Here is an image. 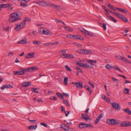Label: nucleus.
<instances>
[{
    "label": "nucleus",
    "mask_w": 131,
    "mask_h": 131,
    "mask_svg": "<svg viewBox=\"0 0 131 131\" xmlns=\"http://www.w3.org/2000/svg\"><path fill=\"white\" fill-rule=\"evenodd\" d=\"M120 126L121 127H126L127 126V122L126 121L122 122L120 124Z\"/></svg>",
    "instance_id": "26"
},
{
    "label": "nucleus",
    "mask_w": 131,
    "mask_h": 131,
    "mask_svg": "<svg viewBox=\"0 0 131 131\" xmlns=\"http://www.w3.org/2000/svg\"><path fill=\"white\" fill-rule=\"evenodd\" d=\"M105 67L106 68L109 70L111 69L112 68V66L110 64H107L105 66Z\"/></svg>",
    "instance_id": "35"
},
{
    "label": "nucleus",
    "mask_w": 131,
    "mask_h": 131,
    "mask_svg": "<svg viewBox=\"0 0 131 131\" xmlns=\"http://www.w3.org/2000/svg\"><path fill=\"white\" fill-rule=\"evenodd\" d=\"M82 117L83 119H85L86 121H88V120H89V118L88 116H87V117H86V115L84 114H82Z\"/></svg>",
    "instance_id": "18"
},
{
    "label": "nucleus",
    "mask_w": 131,
    "mask_h": 131,
    "mask_svg": "<svg viewBox=\"0 0 131 131\" xmlns=\"http://www.w3.org/2000/svg\"><path fill=\"white\" fill-rule=\"evenodd\" d=\"M112 68H113L115 70L119 71L121 72H122V71L121 70L120 68L117 67L116 66H114L112 67Z\"/></svg>",
    "instance_id": "29"
},
{
    "label": "nucleus",
    "mask_w": 131,
    "mask_h": 131,
    "mask_svg": "<svg viewBox=\"0 0 131 131\" xmlns=\"http://www.w3.org/2000/svg\"><path fill=\"white\" fill-rule=\"evenodd\" d=\"M13 73L16 75H20L19 71H14L13 72Z\"/></svg>",
    "instance_id": "43"
},
{
    "label": "nucleus",
    "mask_w": 131,
    "mask_h": 131,
    "mask_svg": "<svg viewBox=\"0 0 131 131\" xmlns=\"http://www.w3.org/2000/svg\"><path fill=\"white\" fill-rule=\"evenodd\" d=\"M123 111L125 112L128 113L129 115H131V112L129 108L124 109Z\"/></svg>",
    "instance_id": "24"
},
{
    "label": "nucleus",
    "mask_w": 131,
    "mask_h": 131,
    "mask_svg": "<svg viewBox=\"0 0 131 131\" xmlns=\"http://www.w3.org/2000/svg\"><path fill=\"white\" fill-rule=\"evenodd\" d=\"M32 43L33 44H36L38 45V43L37 41H33Z\"/></svg>",
    "instance_id": "61"
},
{
    "label": "nucleus",
    "mask_w": 131,
    "mask_h": 131,
    "mask_svg": "<svg viewBox=\"0 0 131 131\" xmlns=\"http://www.w3.org/2000/svg\"><path fill=\"white\" fill-rule=\"evenodd\" d=\"M63 96H67V97H68L69 96V94L65 93H63Z\"/></svg>",
    "instance_id": "60"
},
{
    "label": "nucleus",
    "mask_w": 131,
    "mask_h": 131,
    "mask_svg": "<svg viewBox=\"0 0 131 131\" xmlns=\"http://www.w3.org/2000/svg\"><path fill=\"white\" fill-rule=\"evenodd\" d=\"M77 64L78 66L81 67H84L85 68V67H86V64L82 63L80 62H78L77 63Z\"/></svg>",
    "instance_id": "22"
},
{
    "label": "nucleus",
    "mask_w": 131,
    "mask_h": 131,
    "mask_svg": "<svg viewBox=\"0 0 131 131\" xmlns=\"http://www.w3.org/2000/svg\"><path fill=\"white\" fill-rule=\"evenodd\" d=\"M82 84V82H79L78 83H76L75 84V85L78 88L81 89L83 87Z\"/></svg>",
    "instance_id": "9"
},
{
    "label": "nucleus",
    "mask_w": 131,
    "mask_h": 131,
    "mask_svg": "<svg viewBox=\"0 0 131 131\" xmlns=\"http://www.w3.org/2000/svg\"><path fill=\"white\" fill-rule=\"evenodd\" d=\"M38 68L36 67H30L28 68H27V70L28 71L32 72L34 71L36 69H38Z\"/></svg>",
    "instance_id": "11"
},
{
    "label": "nucleus",
    "mask_w": 131,
    "mask_h": 131,
    "mask_svg": "<svg viewBox=\"0 0 131 131\" xmlns=\"http://www.w3.org/2000/svg\"><path fill=\"white\" fill-rule=\"evenodd\" d=\"M35 53H28L27 55L26 56V58H31L34 57L35 56Z\"/></svg>",
    "instance_id": "12"
},
{
    "label": "nucleus",
    "mask_w": 131,
    "mask_h": 131,
    "mask_svg": "<svg viewBox=\"0 0 131 131\" xmlns=\"http://www.w3.org/2000/svg\"><path fill=\"white\" fill-rule=\"evenodd\" d=\"M44 29L43 28H41L39 30V33L42 34V32L43 31V30Z\"/></svg>",
    "instance_id": "62"
},
{
    "label": "nucleus",
    "mask_w": 131,
    "mask_h": 131,
    "mask_svg": "<svg viewBox=\"0 0 131 131\" xmlns=\"http://www.w3.org/2000/svg\"><path fill=\"white\" fill-rule=\"evenodd\" d=\"M103 114H102L101 113L99 115V116L97 117V118H98L99 119H101V118L103 117Z\"/></svg>",
    "instance_id": "50"
},
{
    "label": "nucleus",
    "mask_w": 131,
    "mask_h": 131,
    "mask_svg": "<svg viewBox=\"0 0 131 131\" xmlns=\"http://www.w3.org/2000/svg\"><path fill=\"white\" fill-rule=\"evenodd\" d=\"M62 55V56H64V57H62L63 58H67L70 59L74 58L72 54H63Z\"/></svg>",
    "instance_id": "4"
},
{
    "label": "nucleus",
    "mask_w": 131,
    "mask_h": 131,
    "mask_svg": "<svg viewBox=\"0 0 131 131\" xmlns=\"http://www.w3.org/2000/svg\"><path fill=\"white\" fill-rule=\"evenodd\" d=\"M21 19V18L20 17L15 18L13 17L12 16H10L9 19V22L12 23L14 22L16 20H20Z\"/></svg>",
    "instance_id": "3"
},
{
    "label": "nucleus",
    "mask_w": 131,
    "mask_h": 131,
    "mask_svg": "<svg viewBox=\"0 0 131 131\" xmlns=\"http://www.w3.org/2000/svg\"><path fill=\"white\" fill-rule=\"evenodd\" d=\"M48 30H45L43 29V31L42 32V34L44 35H48Z\"/></svg>",
    "instance_id": "40"
},
{
    "label": "nucleus",
    "mask_w": 131,
    "mask_h": 131,
    "mask_svg": "<svg viewBox=\"0 0 131 131\" xmlns=\"http://www.w3.org/2000/svg\"><path fill=\"white\" fill-rule=\"evenodd\" d=\"M27 42L26 39H22L18 42V43L24 44L26 43Z\"/></svg>",
    "instance_id": "27"
},
{
    "label": "nucleus",
    "mask_w": 131,
    "mask_h": 131,
    "mask_svg": "<svg viewBox=\"0 0 131 131\" xmlns=\"http://www.w3.org/2000/svg\"><path fill=\"white\" fill-rule=\"evenodd\" d=\"M85 51H84V54H88L90 53L91 52V51L90 50L84 49Z\"/></svg>",
    "instance_id": "37"
},
{
    "label": "nucleus",
    "mask_w": 131,
    "mask_h": 131,
    "mask_svg": "<svg viewBox=\"0 0 131 131\" xmlns=\"http://www.w3.org/2000/svg\"><path fill=\"white\" fill-rule=\"evenodd\" d=\"M74 35H66V37L70 38L71 39H73Z\"/></svg>",
    "instance_id": "39"
},
{
    "label": "nucleus",
    "mask_w": 131,
    "mask_h": 131,
    "mask_svg": "<svg viewBox=\"0 0 131 131\" xmlns=\"http://www.w3.org/2000/svg\"><path fill=\"white\" fill-rule=\"evenodd\" d=\"M50 99H51V100H54L55 101H57V98H56L55 97H54L53 96H50Z\"/></svg>",
    "instance_id": "48"
},
{
    "label": "nucleus",
    "mask_w": 131,
    "mask_h": 131,
    "mask_svg": "<svg viewBox=\"0 0 131 131\" xmlns=\"http://www.w3.org/2000/svg\"><path fill=\"white\" fill-rule=\"evenodd\" d=\"M56 94L58 97L61 98L62 99H64L61 93H56Z\"/></svg>",
    "instance_id": "32"
},
{
    "label": "nucleus",
    "mask_w": 131,
    "mask_h": 131,
    "mask_svg": "<svg viewBox=\"0 0 131 131\" xmlns=\"http://www.w3.org/2000/svg\"><path fill=\"white\" fill-rule=\"evenodd\" d=\"M73 39L75 40H82L84 39L83 38L79 35H74Z\"/></svg>",
    "instance_id": "14"
},
{
    "label": "nucleus",
    "mask_w": 131,
    "mask_h": 131,
    "mask_svg": "<svg viewBox=\"0 0 131 131\" xmlns=\"http://www.w3.org/2000/svg\"><path fill=\"white\" fill-rule=\"evenodd\" d=\"M76 69L77 71H79L80 72L82 71V69L80 68L77 67H76Z\"/></svg>",
    "instance_id": "53"
},
{
    "label": "nucleus",
    "mask_w": 131,
    "mask_h": 131,
    "mask_svg": "<svg viewBox=\"0 0 131 131\" xmlns=\"http://www.w3.org/2000/svg\"><path fill=\"white\" fill-rule=\"evenodd\" d=\"M30 20L29 18H27L25 17L23 21L21 22L19 24H17L15 28V30L16 31H18L24 27L26 25L25 22L26 21H29Z\"/></svg>",
    "instance_id": "1"
},
{
    "label": "nucleus",
    "mask_w": 131,
    "mask_h": 131,
    "mask_svg": "<svg viewBox=\"0 0 131 131\" xmlns=\"http://www.w3.org/2000/svg\"><path fill=\"white\" fill-rule=\"evenodd\" d=\"M115 120L114 119H108L106 121V123L108 124L113 125L115 124Z\"/></svg>",
    "instance_id": "6"
},
{
    "label": "nucleus",
    "mask_w": 131,
    "mask_h": 131,
    "mask_svg": "<svg viewBox=\"0 0 131 131\" xmlns=\"http://www.w3.org/2000/svg\"><path fill=\"white\" fill-rule=\"evenodd\" d=\"M124 93L125 94H128L129 93V90L127 88H125L124 90Z\"/></svg>",
    "instance_id": "36"
},
{
    "label": "nucleus",
    "mask_w": 131,
    "mask_h": 131,
    "mask_svg": "<svg viewBox=\"0 0 131 131\" xmlns=\"http://www.w3.org/2000/svg\"><path fill=\"white\" fill-rule=\"evenodd\" d=\"M123 16L122 15L120 14H118L117 15V17H118L119 18H121V19L122 18V17H123Z\"/></svg>",
    "instance_id": "57"
},
{
    "label": "nucleus",
    "mask_w": 131,
    "mask_h": 131,
    "mask_svg": "<svg viewBox=\"0 0 131 131\" xmlns=\"http://www.w3.org/2000/svg\"><path fill=\"white\" fill-rule=\"evenodd\" d=\"M102 7L103 9H104L106 11V15L107 16V14H109L108 13V12L107 9L106 7H105V6L103 5L102 6Z\"/></svg>",
    "instance_id": "41"
},
{
    "label": "nucleus",
    "mask_w": 131,
    "mask_h": 131,
    "mask_svg": "<svg viewBox=\"0 0 131 131\" xmlns=\"http://www.w3.org/2000/svg\"><path fill=\"white\" fill-rule=\"evenodd\" d=\"M84 86V87L85 88L87 89V90L89 91L90 94H91L92 92L91 90L90 89V87L86 85H85Z\"/></svg>",
    "instance_id": "30"
},
{
    "label": "nucleus",
    "mask_w": 131,
    "mask_h": 131,
    "mask_svg": "<svg viewBox=\"0 0 131 131\" xmlns=\"http://www.w3.org/2000/svg\"><path fill=\"white\" fill-rule=\"evenodd\" d=\"M5 87V88H12L13 87L12 86H11L10 84H6L4 85Z\"/></svg>",
    "instance_id": "45"
},
{
    "label": "nucleus",
    "mask_w": 131,
    "mask_h": 131,
    "mask_svg": "<svg viewBox=\"0 0 131 131\" xmlns=\"http://www.w3.org/2000/svg\"><path fill=\"white\" fill-rule=\"evenodd\" d=\"M28 121L31 122L32 124H34L35 123L36 121V120H30L29 119H28Z\"/></svg>",
    "instance_id": "44"
},
{
    "label": "nucleus",
    "mask_w": 131,
    "mask_h": 131,
    "mask_svg": "<svg viewBox=\"0 0 131 131\" xmlns=\"http://www.w3.org/2000/svg\"><path fill=\"white\" fill-rule=\"evenodd\" d=\"M121 19L124 22H126L128 21V19L126 18L124 16H123Z\"/></svg>",
    "instance_id": "34"
},
{
    "label": "nucleus",
    "mask_w": 131,
    "mask_h": 131,
    "mask_svg": "<svg viewBox=\"0 0 131 131\" xmlns=\"http://www.w3.org/2000/svg\"><path fill=\"white\" fill-rule=\"evenodd\" d=\"M112 80H113L115 82H116V81H118V80L117 79H116L114 78H112Z\"/></svg>",
    "instance_id": "56"
},
{
    "label": "nucleus",
    "mask_w": 131,
    "mask_h": 131,
    "mask_svg": "<svg viewBox=\"0 0 131 131\" xmlns=\"http://www.w3.org/2000/svg\"><path fill=\"white\" fill-rule=\"evenodd\" d=\"M64 28L66 31H72L73 30V29L69 27L66 26L64 27Z\"/></svg>",
    "instance_id": "23"
},
{
    "label": "nucleus",
    "mask_w": 131,
    "mask_h": 131,
    "mask_svg": "<svg viewBox=\"0 0 131 131\" xmlns=\"http://www.w3.org/2000/svg\"><path fill=\"white\" fill-rule=\"evenodd\" d=\"M68 82V78H65L64 80V82L65 85H66L67 84Z\"/></svg>",
    "instance_id": "42"
},
{
    "label": "nucleus",
    "mask_w": 131,
    "mask_h": 131,
    "mask_svg": "<svg viewBox=\"0 0 131 131\" xmlns=\"http://www.w3.org/2000/svg\"><path fill=\"white\" fill-rule=\"evenodd\" d=\"M31 89L33 92L37 93H38L39 89L38 88H32Z\"/></svg>",
    "instance_id": "28"
},
{
    "label": "nucleus",
    "mask_w": 131,
    "mask_h": 131,
    "mask_svg": "<svg viewBox=\"0 0 131 131\" xmlns=\"http://www.w3.org/2000/svg\"><path fill=\"white\" fill-rule=\"evenodd\" d=\"M102 26L103 27L104 29L105 30H106V24H103Z\"/></svg>",
    "instance_id": "54"
},
{
    "label": "nucleus",
    "mask_w": 131,
    "mask_h": 131,
    "mask_svg": "<svg viewBox=\"0 0 131 131\" xmlns=\"http://www.w3.org/2000/svg\"><path fill=\"white\" fill-rule=\"evenodd\" d=\"M108 4V6L111 9H112L113 8V7L112 6L110 5V4L108 2H107Z\"/></svg>",
    "instance_id": "58"
},
{
    "label": "nucleus",
    "mask_w": 131,
    "mask_h": 131,
    "mask_svg": "<svg viewBox=\"0 0 131 131\" xmlns=\"http://www.w3.org/2000/svg\"><path fill=\"white\" fill-rule=\"evenodd\" d=\"M22 84L24 87H27L30 85L31 83L30 82H23Z\"/></svg>",
    "instance_id": "13"
},
{
    "label": "nucleus",
    "mask_w": 131,
    "mask_h": 131,
    "mask_svg": "<svg viewBox=\"0 0 131 131\" xmlns=\"http://www.w3.org/2000/svg\"><path fill=\"white\" fill-rule=\"evenodd\" d=\"M20 75H23L25 74V72H28L27 69L22 68L19 71Z\"/></svg>",
    "instance_id": "15"
},
{
    "label": "nucleus",
    "mask_w": 131,
    "mask_h": 131,
    "mask_svg": "<svg viewBox=\"0 0 131 131\" xmlns=\"http://www.w3.org/2000/svg\"><path fill=\"white\" fill-rule=\"evenodd\" d=\"M55 20L57 21V23H61L62 21L61 20H58L57 19H55Z\"/></svg>",
    "instance_id": "59"
},
{
    "label": "nucleus",
    "mask_w": 131,
    "mask_h": 131,
    "mask_svg": "<svg viewBox=\"0 0 131 131\" xmlns=\"http://www.w3.org/2000/svg\"><path fill=\"white\" fill-rule=\"evenodd\" d=\"M12 5L10 4H2L0 5V7L2 8H6L11 6Z\"/></svg>",
    "instance_id": "10"
},
{
    "label": "nucleus",
    "mask_w": 131,
    "mask_h": 131,
    "mask_svg": "<svg viewBox=\"0 0 131 131\" xmlns=\"http://www.w3.org/2000/svg\"><path fill=\"white\" fill-rule=\"evenodd\" d=\"M37 126V125H31L29 127V129L30 130L35 129Z\"/></svg>",
    "instance_id": "25"
},
{
    "label": "nucleus",
    "mask_w": 131,
    "mask_h": 131,
    "mask_svg": "<svg viewBox=\"0 0 131 131\" xmlns=\"http://www.w3.org/2000/svg\"><path fill=\"white\" fill-rule=\"evenodd\" d=\"M32 33L33 34L35 35H37L38 34V32L37 31H34L32 32Z\"/></svg>",
    "instance_id": "64"
},
{
    "label": "nucleus",
    "mask_w": 131,
    "mask_h": 131,
    "mask_svg": "<svg viewBox=\"0 0 131 131\" xmlns=\"http://www.w3.org/2000/svg\"><path fill=\"white\" fill-rule=\"evenodd\" d=\"M119 58L121 59L123 61H125L128 63H130V61L126 59L124 57H123L121 56H119Z\"/></svg>",
    "instance_id": "19"
},
{
    "label": "nucleus",
    "mask_w": 131,
    "mask_h": 131,
    "mask_svg": "<svg viewBox=\"0 0 131 131\" xmlns=\"http://www.w3.org/2000/svg\"><path fill=\"white\" fill-rule=\"evenodd\" d=\"M116 9H118L119 11L124 13H125L127 14L128 12V11L127 10H125L124 9H122L120 8H116Z\"/></svg>",
    "instance_id": "20"
},
{
    "label": "nucleus",
    "mask_w": 131,
    "mask_h": 131,
    "mask_svg": "<svg viewBox=\"0 0 131 131\" xmlns=\"http://www.w3.org/2000/svg\"><path fill=\"white\" fill-rule=\"evenodd\" d=\"M52 44V43H45L43 44V45L45 46H49L50 45Z\"/></svg>",
    "instance_id": "52"
},
{
    "label": "nucleus",
    "mask_w": 131,
    "mask_h": 131,
    "mask_svg": "<svg viewBox=\"0 0 131 131\" xmlns=\"http://www.w3.org/2000/svg\"><path fill=\"white\" fill-rule=\"evenodd\" d=\"M84 49H81L77 50V52L78 53H80L83 54H84V51H85Z\"/></svg>",
    "instance_id": "31"
},
{
    "label": "nucleus",
    "mask_w": 131,
    "mask_h": 131,
    "mask_svg": "<svg viewBox=\"0 0 131 131\" xmlns=\"http://www.w3.org/2000/svg\"><path fill=\"white\" fill-rule=\"evenodd\" d=\"M107 17L108 18V20H110L111 21H113L115 23H116L117 20H116L114 19L113 17L111 16L110 14H107Z\"/></svg>",
    "instance_id": "5"
},
{
    "label": "nucleus",
    "mask_w": 131,
    "mask_h": 131,
    "mask_svg": "<svg viewBox=\"0 0 131 131\" xmlns=\"http://www.w3.org/2000/svg\"><path fill=\"white\" fill-rule=\"evenodd\" d=\"M91 127V128H92L93 127V126L91 124H86V128L88 127Z\"/></svg>",
    "instance_id": "51"
},
{
    "label": "nucleus",
    "mask_w": 131,
    "mask_h": 131,
    "mask_svg": "<svg viewBox=\"0 0 131 131\" xmlns=\"http://www.w3.org/2000/svg\"><path fill=\"white\" fill-rule=\"evenodd\" d=\"M40 124L41 125H42L45 127H47L48 125L46 123H40Z\"/></svg>",
    "instance_id": "46"
},
{
    "label": "nucleus",
    "mask_w": 131,
    "mask_h": 131,
    "mask_svg": "<svg viewBox=\"0 0 131 131\" xmlns=\"http://www.w3.org/2000/svg\"><path fill=\"white\" fill-rule=\"evenodd\" d=\"M21 4L20 6H22L23 7H25L27 6V4L26 3H25L23 2H20Z\"/></svg>",
    "instance_id": "38"
},
{
    "label": "nucleus",
    "mask_w": 131,
    "mask_h": 131,
    "mask_svg": "<svg viewBox=\"0 0 131 131\" xmlns=\"http://www.w3.org/2000/svg\"><path fill=\"white\" fill-rule=\"evenodd\" d=\"M79 127L81 129L86 128V124L84 123H80L79 125Z\"/></svg>",
    "instance_id": "16"
},
{
    "label": "nucleus",
    "mask_w": 131,
    "mask_h": 131,
    "mask_svg": "<svg viewBox=\"0 0 131 131\" xmlns=\"http://www.w3.org/2000/svg\"><path fill=\"white\" fill-rule=\"evenodd\" d=\"M63 102L66 105L68 106H70V104L69 102H68L66 100H63Z\"/></svg>",
    "instance_id": "33"
},
{
    "label": "nucleus",
    "mask_w": 131,
    "mask_h": 131,
    "mask_svg": "<svg viewBox=\"0 0 131 131\" xmlns=\"http://www.w3.org/2000/svg\"><path fill=\"white\" fill-rule=\"evenodd\" d=\"M10 16H12L13 17L15 18H17V17H19L18 14L17 13H16L15 12L12 13V14L10 15Z\"/></svg>",
    "instance_id": "21"
},
{
    "label": "nucleus",
    "mask_w": 131,
    "mask_h": 131,
    "mask_svg": "<svg viewBox=\"0 0 131 131\" xmlns=\"http://www.w3.org/2000/svg\"><path fill=\"white\" fill-rule=\"evenodd\" d=\"M61 127L65 131H68L69 129V127L64 124L61 125Z\"/></svg>",
    "instance_id": "17"
},
{
    "label": "nucleus",
    "mask_w": 131,
    "mask_h": 131,
    "mask_svg": "<svg viewBox=\"0 0 131 131\" xmlns=\"http://www.w3.org/2000/svg\"><path fill=\"white\" fill-rule=\"evenodd\" d=\"M112 107L116 110H119L120 107L119 105L117 103L113 102L111 103Z\"/></svg>",
    "instance_id": "2"
},
{
    "label": "nucleus",
    "mask_w": 131,
    "mask_h": 131,
    "mask_svg": "<svg viewBox=\"0 0 131 131\" xmlns=\"http://www.w3.org/2000/svg\"><path fill=\"white\" fill-rule=\"evenodd\" d=\"M104 100L108 102H109L110 101V99L108 97L106 96L105 97V99Z\"/></svg>",
    "instance_id": "49"
},
{
    "label": "nucleus",
    "mask_w": 131,
    "mask_h": 131,
    "mask_svg": "<svg viewBox=\"0 0 131 131\" xmlns=\"http://www.w3.org/2000/svg\"><path fill=\"white\" fill-rule=\"evenodd\" d=\"M51 4L49 3H47L45 2L42 1H40V5L44 6H51Z\"/></svg>",
    "instance_id": "8"
},
{
    "label": "nucleus",
    "mask_w": 131,
    "mask_h": 131,
    "mask_svg": "<svg viewBox=\"0 0 131 131\" xmlns=\"http://www.w3.org/2000/svg\"><path fill=\"white\" fill-rule=\"evenodd\" d=\"M94 66V64L90 61L89 60L88 61V63L86 64L85 68H92Z\"/></svg>",
    "instance_id": "7"
},
{
    "label": "nucleus",
    "mask_w": 131,
    "mask_h": 131,
    "mask_svg": "<svg viewBox=\"0 0 131 131\" xmlns=\"http://www.w3.org/2000/svg\"><path fill=\"white\" fill-rule=\"evenodd\" d=\"M89 84H90V85L92 86V87L93 88H94L95 86H94V85L92 83H91L90 81H89Z\"/></svg>",
    "instance_id": "63"
},
{
    "label": "nucleus",
    "mask_w": 131,
    "mask_h": 131,
    "mask_svg": "<svg viewBox=\"0 0 131 131\" xmlns=\"http://www.w3.org/2000/svg\"><path fill=\"white\" fill-rule=\"evenodd\" d=\"M65 68L68 71H71V68H70L67 65L66 66Z\"/></svg>",
    "instance_id": "47"
},
{
    "label": "nucleus",
    "mask_w": 131,
    "mask_h": 131,
    "mask_svg": "<svg viewBox=\"0 0 131 131\" xmlns=\"http://www.w3.org/2000/svg\"><path fill=\"white\" fill-rule=\"evenodd\" d=\"M74 43L75 45H76V46H79V47H82V46H81V45L79 43L76 42V43Z\"/></svg>",
    "instance_id": "55"
}]
</instances>
